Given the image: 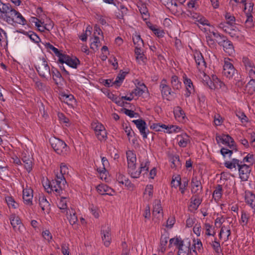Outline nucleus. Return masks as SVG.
<instances>
[{
  "instance_id": "1",
  "label": "nucleus",
  "mask_w": 255,
  "mask_h": 255,
  "mask_svg": "<svg viewBox=\"0 0 255 255\" xmlns=\"http://www.w3.org/2000/svg\"><path fill=\"white\" fill-rule=\"evenodd\" d=\"M224 166L230 170H236L238 169L239 177L243 181H246L248 180L252 171L251 166L243 163L242 161L236 158L226 161L224 162Z\"/></svg>"
},
{
  "instance_id": "2",
  "label": "nucleus",
  "mask_w": 255,
  "mask_h": 255,
  "mask_svg": "<svg viewBox=\"0 0 255 255\" xmlns=\"http://www.w3.org/2000/svg\"><path fill=\"white\" fill-rule=\"evenodd\" d=\"M194 57L199 71V78L202 79L204 85L208 86L211 89H214V84L210 78L204 72L206 68V63L202 53L200 51H196L194 53Z\"/></svg>"
},
{
  "instance_id": "3",
  "label": "nucleus",
  "mask_w": 255,
  "mask_h": 255,
  "mask_svg": "<svg viewBox=\"0 0 255 255\" xmlns=\"http://www.w3.org/2000/svg\"><path fill=\"white\" fill-rule=\"evenodd\" d=\"M169 247L173 245L178 249L177 255H184L191 253L190 241L188 239L182 240L180 237H175L169 241Z\"/></svg>"
},
{
  "instance_id": "4",
  "label": "nucleus",
  "mask_w": 255,
  "mask_h": 255,
  "mask_svg": "<svg viewBox=\"0 0 255 255\" xmlns=\"http://www.w3.org/2000/svg\"><path fill=\"white\" fill-rule=\"evenodd\" d=\"M66 181L65 177L62 174H59L58 172H55V178L52 180L48 187L50 190L54 191L58 195H60L62 192L63 189L64 188Z\"/></svg>"
},
{
  "instance_id": "5",
  "label": "nucleus",
  "mask_w": 255,
  "mask_h": 255,
  "mask_svg": "<svg viewBox=\"0 0 255 255\" xmlns=\"http://www.w3.org/2000/svg\"><path fill=\"white\" fill-rule=\"evenodd\" d=\"M35 68L39 76L48 80L51 77V70L48 62L44 58H39L35 64Z\"/></svg>"
},
{
  "instance_id": "6",
  "label": "nucleus",
  "mask_w": 255,
  "mask_h": 255,
  "mask_svg": "<svg viewBox=\"0 0 255 255\" xmlns=\"http://www.w3.org/2000/svg\"><path fill=\"white\" fill-rule=\"evenodd\" d=\"M1 14L0 15V17H1L4 21L9 24L14 25V21L17 13L16 10L9 6L8 4H3L1 7Z\"/></svg>"
},
{
  "instance_id": "7",
  "label": "nucleus",
  "mask_w": 255,
  "mask_h": 255,
  "mask_svg": "<svg viewBox=\"0 0 255 255\" xmlns=\"http://www.w3.org/2000/svg\"><path fill=\"white\" fill-rule=\"evenodd\" d=\"M50 142L52 147L58 154L65 155L69 152V147L64 141L55 137L51 138Z\"/></svg>"
},
{
  "instance_id": "8",
  "label": "nucleus",
  "mask_w": 255,
  "mask_h": 255,
  "mask_svg": "<svg viewBox=\"0 0 255 255\" xmlns=\"http://www.w3.org/2000/svg\"><path fill=\"white\" fill-rule=\"evenodd\" d=\"M127 163H128V171L130 175L137 176L138 173L134 172L136 168V154L131 150H128L126 152Z\"/></svg>"
},
{
  "instance_id": "9",
  "label": "nucleus",
  "mask_w": 255,
  "mask_h": 255,
  "mask_svg": "<svg viewBox=\"0 0 255 255\" xmlns=\"http://www.w3.org/2000/svg\"><path fill=\"white\" fill-rule=\"evenodd\" d=\"M236 72L233 64L231 62V59L229 58H224L223 75L227 78L231 79L233 78Z\"/></svg>"
},
{
  "instance_id": "10",
  "label": "nucleus",
  "mask_w": 255,
  "mask_h": 255,
  "mask_svg": "<svg viewBox=\"0 0 255 255\" xmlns=\"http://www.w3.org/2000/svg\"><path fill=\"white\" fill-rule=\"evenodd\" d=\"M92 128L94 130L98 139L101 141L107 138V132L104 126L98 122H95L91 124Z\"/></svg>"
},
{
  "instance_id": "11",
  "label": "nucleus",
  "mask_w": 255,
  "mask_h": 255,
  "mask_svg": "<svg viewBox=\"0 0 255 255\" xmlns=\"http://www.w3.org/2000/svg\"><path fill=\"white\" fill-rule=\"evenodd\" d=\"M140 167L138 169L136 168H135L134 172L138 173V175L136 176L131 175V177L133 178H137L139 177L140 174L144 175L147 174L148 171L149 167L150 165V162L147 157H144V158H139Z\"/></svg>"
},
{
  "instance_id": "12",
  "label": "nucleus",
  "mask_w": 255,
  "mask_h": 255,
  "mask_svg": "<svg viewBox=\"0 0 255 255\" xmlns=\"http://www.w3.org/2000/svg\"><path fill=\"white\" fill-rule=\"evenodd\" d=\"M58 61L62 64L65 63L69 67L74 69H76L80 64L79 60L76 57H71L69 55L64 54L60 57Z\"/></svg>"
},
{
  "instance_id": "13",
  "label": "nucleus",
  "mask_w": 255,
  "mask_h": 255,
  "mask_svg": "<svg viewBox=\"0 0 255 255\" xmlns=\"http://www.w3.org/2000/svg\"><path fill=\"white\" fill-rule=\"evenodd\" d=\"M159 89L162 98L167 100H169L171 95L174 94L171 88L167 84V80L165 79H162L159 85Z\"/></svg>"
},
{
  "instance_id": "14",
  "label": "nucleus",
  "mask_w": 255,
  "mask_h": 255,
  "mask_svg": "<svg viewBox=\"0 0 255 255\" xmlns=\"http://www.w3.org/2000/svg\"><path fill=\"white\" fill-rule=\"evenodd\" d=\"M101 234L104 245L107 247H109L112 241L111 228L110 226L109 225L103 226Z\"/></svg>"
},
{
  "instance_id": "15",
  "label": "nucleus",
  "mask_w": 255,
  "mask_h": 255,
  "mask_svg": "<svg viewBox=\"0 0 255 255\" xmlns=\"http://www.w3.org/2000/svg\"><path fill=\"white\" fill-rule=\"evenodd\" d=\"M21 159L24 163L25 169L30 172L33 167V158L27 150L23 151L21 154Z\"/></svg>"
},
{
  "instance_id": "16",
  "label": "nucleus",
  "mask_w": 255,
  "mask_h": 255,
  "mask_svg": "<svg viewBox=\"0 0 255 255\" xmlns=\"http://www.w3.org/2000/svg\"><path fill=\"white\" fill-rule=\"evenodd\" d=\"M153 220L155 222H158L163 217L162 207L160 200H155L153 205L152 212Z\"/></svg>"
},
{
  "instance_id": "17",
  "label": "nucleus",
  "mask_w": 255,
  "mask_h": 255,
  "mask_svg": "<svg viewBox=\"0 0 255 255\" xmlns=\"http://www.w3.org/2000/svg\"><path fill=\"white\" fill-rule=\"evenodd\" d=\"M23 200L25 204L31 206L32 205L33 190L30 186L26 185L25 187L22 185Z\"/></svg>"
},
{
  "instance_id": "18",
  "label": "nucleus",
  "mask_w": 255,
  "mask_h": 255,
  "mask_svg": "<svg viewBox=\"0 0 255 255\" xmlns=\"http://www.w3.org/2000/svg\"><path fill=\"white\" fill-rule=\"evenodd\" d=\"M132 122L136 125L143 138H146L149 130L146 127V124L145 121L141 119H138L132 121Z\"/></svg>"
},
{
  "instance_id": "19",
  "label": "nucleus",
  "mask_w": 255,
  "mask_h": 255,
  "mask_svg": "<svg viewBox=\"0 0 255 255\" xmlns=\"http://www.w3.org/2000/svg\"><path fill=\"white\" fill-rule=\"evenodd\" d=\"M9 220L10 224L15 232L19 233H22L23 232L24 227L20 218L18 216H16L14 214L11 215L9 217Z\"/></svg>"
},
{
  "instance_id": "20",
  "label": "nucleus",
  "mask_w": 255,
  "mask_h": 255,
  "mask_svg": "<svg viewBox=\"0 0 255 255\" xmlns=\"http://www.w3.org/2000/svg\"><path fill=\"white\" fill-rule=\"evenodd\" d=\"M183 81L186 88V92L184 95L186 98L189 97L195 92L193 82L185 74L183 76Z\"/></svg>"
},
{
  "instance_id": "21",
  "label": "nucleus",
  "mask_w": 255,
  "mask_h": 255,
  "mask_svg": "<svg viewBox=\"0 0 255 255\" xmlns=\"http://www.w3.org/2000/svg\"><path fill=\"white\" fill-rule=\"evenodd\" d=\"M216 139L218 143H222L232 148L234 147L235 142L234 139L228 134L217 135Z\"/></svg>"
},
{
  "instance_id": "22",
  "label": "nucleus",
  "mask_w": 255,
  "mask_h": 255,
  "mask_svg": "<svg viewBox=\"0 0 255 255\" xmlns=\"http://www.w3.org/2000/svg\"><path fill=\"white\" fill-rule=\"evenodd\" d=\"M38 203L43 213L49 214L51 210L50 204L43 195H39Z\"/></svg>"
},
{
  "instance_id": "23",
  "label": "nucleus",
  "mask_w": 255,
  "mask_h": 255,
  "mask_svg": "<svg viewBox=\"0 0 255 255\" xmlns=\"http://www.w3.org/2000/svg\"><path fill=\"white\" fill-rule=\"evenodd\" d=\"M218 43L219 45L223 46L225 52L229 55L234 53V47L232 42L228 40L225 37H223L222 40H219Z\"/></svg>"
},
{
  "instance_id": "24",
  "label": "nucleus",
  "mask_w": 255,
  "mask_h": 255,
  "mask_svg": "<svg viewBox=\"0 0 255 255\" xmlns=\"http://www.w3.org/2000/svg\"><path fill=\"white\" fill-rule=\"evenodd\" d=\"M245 200L246 204L252 209L253 213L255 214V194L251 191H246Z\"/></svg>"
},
{
  "instance_id": "25",
  "label": "nucleus",
  "mask_w": 255,
  "mask_h": 255,
  "mask_svg": "<svg viewBox=\"0 0 255 255\" xmlns=\"http://www.w3.org/2000/svg\"><path fill=\"white\" fill-rule=\"evenodd\" d=\"M97 190L98 193L101 195H109L112 196L114 191L107 185L101 184L97 186Z\"/></svg>"
},
{
  "instance_id": "26",
  "label": "nucleus",
  "mask_w": 255,
  "mask_h": 255,
  "mask_svg": "<svg viewBox=\"0 0 255 255\" xmlns=\"http://www.w3.org/2000/svg\"><path fill=\"white\" fill-rule=\"evenodd\" d=\"M177 142L180 147H185L190 142V137L186 133L178 135L176 137Z\"/></svg>"
},
{
  "instance_id": "27",
  "label": "nucleus",
  "mask_w": 255,
  "mask_h": 255,
  "mask_svg": "<svg viewBox=\"0 0 255 255\" xmlns=\"http://www.w3.org/2000/svg\"><path fill=\"white\" fill-rule=\"evenodd\" d=\"M65 213L67 216V219L71 225L73 226L76 224L78 221V218L74 209L73 208L69 209Z\"/></svg>"
},
{
  "instance_id": "28",
  "label": "nucleus",
  "mask_w": 255,
  "mask_h": 255,
  "mask_svg": "<svg viewBox=\"0 0 255 255\" xmlns=\"http://www.w3.org/2000/svg\"><path fill=\"white\" fill-rule=\"evenodd\" d=\"M191 186V192L193 193H198L202 190L201 183L196 176L192 178Z\"/></svg>"
},
{
  "instance_id": "29",
  "label": "nucleus",
  "mask_w": 255,
  "mask_h": 255,
  "mask_svg": "<svg viewBox=\"0 0 255 255\" xmlns=\"http://www.w3.org/2000/svg\"><path fill=\"white\" fill-rule=\"evenodd\" d=\"M169 240V237L167 235H162L161 236L160 244L158 248L159 253L163 254L166 249V245Z\"/></svg>"
},
{
  "instance_id": "30",
  "label": "nucleus",
  "mask_w": 255,
  "mask_h": 255,
  "mask_svg": "<svg viewBox=\"0 0 255 255\" xmlns=\"http://www.w3.org/2000/svg\"><path fill=\"white\" fill-rule=\"evenodd\" d=\"M68 199L66 197H61L58 199L57 206L61 210V213H65L69 209L67 208Z\"/></svg>"
},
{
  "instance_id": "31",
  "label": "nucleus",
  "mask_w": 255,
  "mask_h": 255,
  "mask_svg": "<svg viewBox=\"0 0 255 255\" xmlns=\"http://www.w3.org/2000/svg\"><path fill=\"white\" fill-rule=\"evenodd\" d=\"M134 52L137 62L140 64L144 63L146 61V58L143 54L141 48L135 47Z\"/></svg>"
},
{
  "instance_id": "32",
  "label": "nucleus",
  "mask_w": 255,
  "mask_h": 255,
  "mask_svg": "<svg viewBox=\"0 0 255 255\" xmlns=\"http://www.w3.org/2000/svg\"><path fill=\"white\" fill-rule=\"evenodd\" d=\"M45 47L48 50L49 52H53L56 56L58 57V60H59L60 57L62 56L63 54L61 52V51L59 50L57 48L55 47L53 45L51 44L49 42L43 43Z\"/></svg>"
},
{
  "instance_id": "33",
  "label": "nucleus",
  "mask_w": 255,
  "mask_h": 255,
  "mask_svg": "<svg viewBox=\"0 0 255 255\" xmlns=\"http://www.w3.org/2000/svg\"><path fill=\"white\" fill-rule=\"evenodd\" d=\"M63 102L71 108H73L76 104V100L72 95L62 96Z\"/></svg>"
},
{
  "instance_id": "34",
  "label": "nucleus",
  "mask_w": 255,
  "mask_h": 255,
  "mask_svg": "<svg viewBox=\"0 0 255 255\" xmlns=\"http://www.w3.org/2000/svg\"><path fill=\"white\" fill-rule=\"evenodd\" d=\"M225 235L224 241L225 242L229 240V237L231 234V229L229 226L226 227L222 226L219 233V238L221 239L223 235Z\"/></svg>"
},
{
  "instance_id": "35",
  "label": "nucleus",
  "mask_w": 255,
  "mask_h": 255,
  "mask_svg": "<svg viewBox=\"0 0 255 255\" xmlns=\"http://www.w3.org/2000/svg\"><path fill=\"white\" fill-rule=\"evenodd\" d=\"M194 244L193 247L191 248V252L195 253V255H198L197 252H200L203 249V245L201 241L199 240H194Z\"/></svg>"
},
{
  "instance_id": "36",
  "label": "nucleus",
  "mask_w": 255,
  "mask_h": 255,
  "mask_svg": "<svg viewBox=\"0 0 255 255\" xmlns=\"http://www.w3.org/2000/svg\"><path fill=\"white\" fill-rule=\"evenodd\" d=\"M170 83L174 90H179L181 89L182 84L177 76L173 75L171 77Z\"/></svg>"
},
{
  "instance_id": "37",
  "label": "nucleus",
  "mask_w": 255,
  "mask_h": 255,
  "mask_svg": "<svg viewBox=\"0 0 255 255\" xmlns=\"http://www.w3.org/2000/svg\"><path fill=\"white\" fill-rule=\"evenodd\" d=\"M174 114L175 118L179 121H182L185 119V114L183 110L180 107H177L174 109Z\"/></svg>"
},
{
  "instance_id": "38",
  "label": "nucleus",
  "mask_w": 255,
  "mask_h": 255,
  "mask_svg": "<svg viewBox=\"0 0 255 255\" xmlns=\"http://www.w3.org/2000/svg\"><path fill=\"white\" fill-rule=\"evenodd\" d=\"M147 90V88L144 84H142L139 87H137L136 88L132 91V93L134 96L140 97L141 96L145 91Z\"/></svg>"
},
{
  "instance_id": "39",
  "label": "nucleus",
  "mask_w": 255,
  "mask_h": 255,
  "mask_svg": "<svg viewBox=\"0 0 255 255\" xmlns=\"http://www.w3.org/2000/svg\"><path fill=\"white\" fill-rule=\"evenodd\" d=\"M222 196V186L221 185H217L213 193V197L216 201H219Z\"/></svg>"
},
{
  "instance_id": "40",
  "label": "nucleus",
  "mask_w": 255,
  "mask_h": 255,
  "mask_svg": "<svg viewBox=\"0 0 255 255\" xmlns=\"http://www.w3.org/2000/svg\"><path fill=\"white\" fill-rule=\"evenodd\" d=\"M250 219V215L245 211L241 212V219L239 220L240 224L243 226H246L248 224Z\"/></svg>"
},
{
  "instance_id": "41",
  "label": "nucleus",
  "mask_w": 255,
  "mask_h": 255,
  "mask_svg": "<svg viewBox=\"0 0 255 255\" xmlns=\"http://www.w3.org/2000/svg\"><path fill=\"white\" fill-rule=\"evenodd\" d=\"M14 24L17 23L22 25H25L27 24V21L22 15L17 11V13L14 19Z\"/></svg>"
},
{
  "instance_id": "42",
  "label": "nucleus",
  "mask_w": 255,
  "mask_h": 255,
  "mask_svg": "<svg viewBox=\"0 0 255 255\" xmlns=\"http://www.w3.org/2000/svg\"><path fill=\"white\" fill-rule=\"evenodd\" d=\"M132 40L135 47L141 48L143 46V41L140 35L137 34L133 35Z\"/></svg>"
},
{
  "instance_id": "43",
  "label": "nucleus",
  "mask_w": 255,
  "mask_h": 255,
  "mask_svg": "<svg viewBox=\"0 0 255 255\" xmlns=\"http://www.w3.org/2000/svg\"><path fill=\"white\" fill-rule=\"evenodd\" d=\"M204 229L205 230V234L208 236H214L216 234V232L214 230L212 226L209 223H205Z\"/></svg>"
},
{
  "instance_id": "44",
  "label": "nucleus",
  "mask_w": 255,
  "mask_h": 255,
  "mask_svg": "<svg viewBox=\"0 0 255 255\" xmlns=\"http://www.w3.org/2000/svg\"><path fill=\"white\" fill-rule=\"evenodd\" d=\"M138 9L144 19H146L149 16L148 11L144 4H140L138 6Z\"/></svg>"
},
{
  "instance_id": "45",
  "label": "nucleus",
  "mask_w": 255,
  "mask_h": 255,
  "mask_svg": "<svg viewBox=\"0 0 255 255\" xmlns=\"http://www.w3.org/2000/svg\"><path fill=\"white\" fill-rule=\"evenodd\" d=\"M126 75V72L120 73L116 77V80L114 81V84H115V86L117 87H119L121 86L122 83H123L125 76Z\"/></svg>"
},
{
  "instance_id": "46",
  "label": "nucleus",
  "mask_w": 255,
  "mask_h": 255,
  "mask_svg": "<svg viewBox=\"0 0 255 255\" xmlns=\"http://www.w3.org/2000/svg\"><path fill=\"white\" fill-rule=\"evenodd\" d=\"M25 35H27L32 41L35 43H38L41 41V39L39 36L32 31L27 32Z\"/></svg>"
},
{
  "instance_id": "47",
  "label": "nucleus",
  "mask_w": 255,
  "mask_h": 255,
  "mask_svg": "<svg viewBox=\"0 0 255 255\" xmlns=\"http://www.w3.org/2000/svg\"><path fill=\"white\" fill-rule=\"evenodd\" d=\"M91 43L90 45V48L93 50H96L98 49L99 44L100 43V39L97 36H94L91 39Z\"/></svg>"
},
{
  "instance_id": "48",
  "label": "nucleus",
  "mask_w": 255,
  "mask_h": 255,
  "mask_svg": "<svg viewBox=\"0 0 255 255\" xmlns=\"http://www.w3.org/2000/svg\"><path fill=\"white\" fill-rule=\"evenodd\" d=\"M248 93L252 94L255 92V79H251L247 85Z\"/></svg>"
},
{
  "instance_id": "49",
  "label": "nucleus",
  "mask_w": 255,
  "mask_h": 255,
  "mask_svg": "<svg viewBox=\"0 0 255 255\" xmlns=\"http://www.w3.org/2000/svg\"><path fill=\"white\" fill-rule=\"evenodd\" d=\"M5 199L9 208L16 209L17 207L18 204L15 202L12 197L7 196Z\"/></svg>"
},
{
  "instance_id": "50",
  "label": "nucleus",
  "mask_w": 255,
  "mask_h": 255,
  "mask_svg": "<svg viewBox=\"0 0 255 255\" xmlns=\"http://www.w3.org/2000/svg\"><path fill=\"white\" fill-rule=\"evenodd\" d=\"M243 63L245 67L246 70L255 68L254 62L247 57H244L243 58Z\"/></svg>"
},
{
  "instance_id": "51",
  "label": "nucleus",
  "mask_w": 255,
  "mask_h": 255,
  "mask_svg": "<svg viewBox=\"0 0 255 255\" xmlns=\"http://www.w3.org/2000/svg\"><path fill=\"white\" fill-rule=\"evenodd\" d=\"M225 17L227 20V23L229 24V25L233 26L234 24H235L236 20L235 17L233 15L231 14L230 13L226 12L225 15Z\"/></svg>"
},
{
  "instance_id": "52",
  "label": "nucleus",
  "mask_w": 255,
  "mask_h": 255,
  "mask_svg": "<svg viewBox=\"0 0 255 255\" xmlns=\"http://www.w3.org/2000/svg\"><path fill=\"white\" fill-rule=\"evenodd\" d=\"M89 210L96 218H98L99 217L100 210L98 207L94 206V205H91L89 207Z\"/></svg>"
},
{
  "instance_id": "53",
  "label": "nucleus",
  "mask_w": 255,
  "mask_h": 255,
  "mask_svg": "<svg viewBox=\"0 0 255 255\" xmlns=\"http://www.w3.org/2000/svg\"><path fill=\"white\" fill-rule=\"evenodd\" d=\"M211 245L216 253L219 254L221 252V248L220 244L217 241V238H215L214 241L211 243Z\"/></svg>"
},
{
  "instance_id": "54",
  "label": "nucleus",
  "mask_w": 255,
  "mask_h": 255,
  "mask_svg": "<svg viewBox=\"0 0 255 255\" xmlns=\"http://www.w3.org/2000/svg\"><path fill=\"white\" fill-rule=\"evenodd\" d=\"M181 183V177L179 175H177L174 178H172V180L171 182L172 187L176 188L180 185Z\"/></svg>"
},
{
  "instance_id": "55",
  "label": "nucleus",
  "mask_w": 255,
  "mask_h": 255,
  "mask_svg": "<svg viewBox=\"0 0 255 255\" xmlns=\"http://www.w3.org/2000/svg\"><path fill=\"white\" fill-rule=\"evenodd\" d=\"M98 172L99 173V176L102 180H104L106 181L108 180V172L107 169H98Z\"/></svg>"
},
{
  "instance_id": "56",
  "label": "nucleus",
  "mask_w": 255,
  "mask_h": 255,
  "mask_svg": "<svg viewBox=\"0 0 255 255\" xmlns=\"http://www.w3.org/2000/svg\"><path fill=\"white\" fill-rule=\"evenodd\" d=\"M51 70V74H52L53 79L54 81H56L57 79L61 78V74L56 68L52 67Z\"/></svg>"
},
{
  "instance_id": "57",
  "label": "nucleus",
  "mask_w": 255,
  "mask_h": 255,
  "mask_svg": "<svg viewBox=\"0 0 255 255\" xmlns=\"http://www.w3.org/2000/svg\"><path fill=\"white\" fill-rule=\"evenodd\" d=\"M236 116L242 123H246L248 122V118L244 112H238L236 113Z\"/></svg>"
},
{
  "instance_id": "58",
  "label": "nucleus",
  "mask_w": 255,
  "mask_h": 255,
  "mask_svg": "<svg viewBox=\"0 0 255 255\" xmlns=\"http://www.w3.org/2000/svg\"><path fill=\"white\" fill-rule=\"evenodd\" d=\"M175 218L174 216H170L166 222V227L169 229H171L175 223Z\"/></svg>"
},
{
  "instance_id": "59",
  "label": "nucleus",
  "mask_w": 255,
  "mask_h": 255,
  "mask_svg": "<svg viewBox=\"0 0 255 255\" xmlns=\"http://www.w3.org/2000/svg\"><path fill=\"white\" fill-rule=\"evenodd\" d=\"M168 130H164V132L171 133L173 132H178L180 130V128L176 126L169 125Z\"/></svg>"
},
{
  "instance_id": "60",
  "label": "nucleus",
  "mask_w": 255,
  "mask_h": 255,
  "mask_svg": "<svg viewBox=\"0 0 255 255\" xmlns=\"http://www.w3.org/2000/svg\"><path fill=\"white\" fill-rule=\"evenodd\" d=\"M144 194L148 196V198L150 199L152 197L153 195V186L151 185H148L146 186Z\"/></svg>"
},
{
  "instance_id": "61",
  "label": "nucleus",
  "mask_w": 255,
  "mask_h": 255,
  "mask_svg": "<svg viewBox=\"0 0 255 255\" xmlns=\"http://www.w3.org/2000/svg\"><path fill=\"white\" fill-rule=\"evenodd\" d=\"M69 172V169L67 166L63 163H62L60 164V173H58L59 174H62L64 176L65 175L68 174Z\"/></svg>"
},
{
  "instance_id": "62",
  "label": "nucleus",
  "mask_w": 255,
  "mask_h": 255,
  "mask_svg": "<svg viewBox=\"0 0 255 255\" xmlns=\"http://www.w3.org/2000/svg\"><path fill=\"white\" fill-rule=\"evenodd\" d=\"M7 36L6 32L1 28H0V43L7 42Z\"/></svg>"
},
{
  "instance_id": "63",
  "label": "nucleus",
  "mask_w": 255,
  "mask_h": 255,
  "mask_svg": "<svg viewBox=\"0 0 255 255\" xmlns=\"http://www.w3.org/2000/svg\"><path fill=\"white\" fill-rule=\"evenodd\" d=\"M201 203V201L198 197H195L191 202V207L196 210Z\"/></svg>"
},
{
  "instance_id": "64",
  "label": "nucleus",
  "mask_w": 255,
  "mask_h": 255,
  "mask_svg": "<svg viewBox=\"0 0 255 255\" xmlns=\"http://www.w3.org/2000/svg\"><path fill=\"white\" fill-rule=\"evenodd\" d=\"M42 236L45 240L50 242L52 239V236L49 230H45L42 232Z\"/></svg>"
}]
</instances>
